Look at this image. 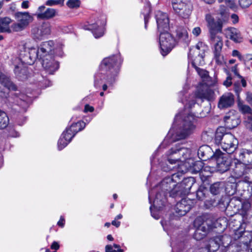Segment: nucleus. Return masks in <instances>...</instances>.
Listing matches in <instances>:
<instances>
[{
  "label": "nucleus",
  "mask_w": 252,
  "mask_h": 252,
  "mask_svg": "<svg viewBox=\"0 0 252 252\" xmlns=\"http://www.w3.org/2000/svg\"><path fill=\"white\" fill-rule=\"evenodd\" d=\"M207 189L203 187H200L196 191V197L199 200H203L207 192Z\"/></svg>",
  "instance_id": "nucleus-43"
},
{
  "label": "nucleus",
  "mask_w": 252,
  "mask_h": 252,
  "mask_svg": "<svg viewBox=\"0 0 252 252\" xmlns=\"http://www.w3.org/2000/svg\"><path fill=\"white\" fill-rule=\"evenodd\" d=\"M45 8V7L43 5L38 7V13L36 14L38 18L49 19L54 17L56 15L57 13L56 9L48 8L44 11Z\"/></svg>",
  "instance_id": "nucleus-28"
},
{
  "label": "nucleus",
  "mask_w": 252,
  "mask_h": 252,
  "mask_svg": "<svg viewBox=\"0 0 252 252\" xmlns=\"http://www.w3.org/2000/svg\"><path fill=\"white\" fill-rule=\"evenodd\" d=\"M232 72L234 73V74L237 76L238 78H242V76L239 73L238 68H237V64L235 65L232 66L231 69Z\"/></svg>",
  "instance_id": "nucleus-55"
},
{
  "label": "nucleus",
  "mask_w": 252,
  "mask_h": 252,
  "mask_svg": "<svg viewBox=\"0 0 252 252\" xmlns=\"http://www.w3.org/2000/svg\"><path fill=\"white\" fill-rule=\"evenodd\" d=\"M86 126V124L84 122H78L73 124L70 127L66 128L65 133L67 134L69 139H72L76 134L82 130Z\"/></svg>",
  "instance_id": "nucleus-26"
},
{
  "label": "nucleus",
  "mask_w": 252,
  "mask_h": 252,
  "mask_svg": "<svg viewBox=\"0 0 252 252\" xmlns=\"http://www.w3.org/2000/svg\"><path fill=\"white\" fill-rule=\"evenodd\" d=\"M239 4L243 8L248 7L252 3V0H239Z\"/></svg>",
  "instance_id": "nucleus-50"
},
{
  "label": "nucleus",
  "mask_w": 252,
  "mask_h": 252,
  "mask_svg": "<svg viewBox=\"0 0 252 252\" xmlns=\"http://www.w3.org/2000/svg\"><path fill=\"white\" fill-rule=\"evenodd\" d=\"M226 238L229 239L226 235H219L211 238L205 248V250L207 251V252H216L219 250L220 245H224L223 241Z\"/></svg>",
  "instance_id": "nucleus-19"
},
{
  "label": "nucleus",
  "mask_w": 252,
  "mask_h": 252,
  "mask_svg": "<svg viewBox=\"0 0 252 252\" xmlns=\"http://www.w3.org/2000/svg\"><path fill=\"white\" fill-rule=\"evenodd\" d=\"M176 41L188 44L189 41L187 30L183 27H179L176 30Z\"/></svg>",
  "instance_id": "nucleus-32"
},
{
  "label": "nucleus",
  "mask_w": 252,
  "mask_h": 252,
  "mask_svg": "<svg viewBox=\"0 0 252 252\" xmlns=\"http://www.w3.org/2000/svg\"><path fill=\"white\" fill-rule=\"evenodd\" d=\"M205 45L201 42H199L195 46L190 48L189 52L188 55L189 58H192L195 54L201 53L205 51Z\"/></svg>",
  "instance_id": "nucleus-37"
},
{
  "label": "nucleus",
  "mask_w": 252,
  "mask_h": 252,
  "mask_svg": "<svg viewBox=\"0 0 252 252\" xmlns=\"http://www.w3.org/2000/svg\"><path fill=\"white\" fill-rule=\"evenodd\" d=\"M71 139L68 138L67 134L63 131L59 139L58 143V149L61 150L65 147L71 141Z\"/></svg>",
  "instance_id": "nucleus-39"
},
{
  "label": "nucleus",
  "mask_w": 252,
  "mask_h": 252,
  "mask_svg": "<svg viewBox=\"0 0 252 252\" xmlns=\"http://www.w3.org/2000/svg\"><path fill=\"white\" fill-rule=\"evenodd\" d=\"M190 154L189 149L184 147L179 143L176 144L167 152L165 157L158 164L164 172L173 171L180 166L179 161L188 158Z\"/></svg>",
  "instance_id": "nucleus-3"
},
{
  "label": "nucleus",
  "mask_w": 252,
  "mask_h": 252,
  "mask_svg": "<svg viewBox=\"0 0 252 252\" xmlns=\"http://www.w3.org/2000/svg\"><path fill=\"white\" fill-rule=\"evenodd\" d=\"M206 235L197 228L194 233L193 237L197 241L202 239Z\"/></svg>",
  "instance_id": "nucleus-48"
},
{
  "label": "nucleus",
  "mask_w": 252,
  "mask_h": 252,
  "mask_svg": "<svg viewBox=\"0 0 252 252\" xmlns=\"http://www.w3.org/2000/svg\"><path fill=\"white\" fill-rule=\"evenodd\" d=\"M237 184L235 183H227L225 187V190L229 195L233 194L236 190Z\"/></svg>",
  "instance_id": "nucleus-42"
},
{
  "label": "nucleus",
  "mask_w": 252,
  "mask_h": 252,
  "mask_svg": "<svg viewBox=\"0 0 252 252\" xmlns=\"http://www.w3.org/2000/svg\"><path fill=\"white\" fill-rule=\"evenodd\" d=\"M42 64L47 73L53 74L59 67V63L53 59V57L41 59Z\"/></svg>",
  "instance_id": "nucleus-24"
},
{
  "label": "nucleus",
  "mask_w": 252,
  "mask_h": 252,
  "mask_svg": "<svg viewBox=\"0 0 252 252\" xmlns=\"http://www.w3.org/2000/svg\"><path fill=\"white\" fill-rule=\"evenodd\" d=\"M14 17L17 22L12 25L13 32H18L24 30L33 20L32 17L28 12H16L14 14Z\"/></svg>",
  "instance_id": "nucleus-7"
},
{
  "label": "nucleus",
  "mask_w": 252,
  "mask_h": 252,
  "mask_svg": "<svg viewBox=\"0 0 252 252\" xmlns=\"http://www.w3.org/2000/svg\"><path fill=\"white\" fill-rule=\"evenodd\" d=\"M45 4L47 6H52L57 5H61V3L58 1L57 0H47Z\"/></svg>",
  "instance_id": "nucleus-52"
},
{
  "label": "nucleus",
  "mask_w": 252,
  "mask_h": 252,
  "mask_svg": "<svg viewBox=\"0 0 252 252\" xmlns=\"http://www.w3.org/2000/svg\"><path fill=\"white\" fill-rule=\"evenodd\" d=\"M231 175L235 178L243 177L249 166L238 159H235L232 163Z\"/></svg>",
  "instance_id": "nucleus-18"
},
{
  "label": "nucleus",
  "mask_w": 252,
  "mask_h": 252,
  "mask_svg": "<svg viewBox=\"0 0 252 252\" xmlns=\"http://www.w3.org/2000/svg\"><path fill=\"white\" fill-rule=\"evenodd\" d=\"M159 44L161 53L163 56L166 55L177 44L176 39L172 35L166 31L160 32Z\"/></svg>",
  "instance_id": "nucleus-6"
},
{
  "label": "nucleus",
  "mask_w": 252,
  "mask_h": 252,
  "mask_svg": "<svg viewBox=\"0 0 252 252\" xmlns=\"http://www.w3.org/2000/svg\"><path fill=\"white\" fill-rule=\"evenodd\" d=\"M192 200L187 199H182L177 203L175 207V211L177 215L183 216L188 212L192 206Z\"/></svg>",
  "instance_id": "nucleus-21"
},
{
  "label": "nucleus",
  "mask_w": 252,
  "mask_h": 252,
  "mask_svg": "<svg viewBox=\"0 0 252 252\" xmlns=\"http://www.w3.org/2000/svg\"><path fill=\"white\" fill-rule=\"evenodd\" d=\"M51 25L48 22H43L39 27H34L32 30V34L34 39L41 40L51 33Z\"/></svg>",
  "instance_id": "nucleus-15"
},
{
  "label": "nucleus",
  "mask_w": 252,
  "mask_h": 252,
  "mask_svg": "<svg viewBox=\"0 0 252 252\" xmlns=\"http://www.w3.org/2000/svg\"><path fill=\"white\" fill-rule=\"evenodd\" d=\"M236 157H238L240 161L243 163L247 164L252 163V151L242 149L237 151L235 153Z\"/></svg>",
  "instance_id": "nucleus-30"
},
{
  "label": "nucleus",
  "mask_w": 252,
  "mask_h": 252,
  "mask_svg": "<svg viewBox=\"0 0 252 252\" xmlns=\"http://www.w3.org/2000/svg\"><path fill=\"white\" fill-rule=\"evenodd\" d=\"M226 74L227 75V77H226L225 80L223 81V85L226 87H229L232 84V78L228 71L226 72Z\"/></svg>",
  "instance_id": "nucleus-49"
},
{
  "label": "nucleus",
  "mask_w": 252,
  "mask_h": 252,
  "mask_svg": "<svg viewBox=\"0 0 252 252\" xmlns=\"http://www.w3.org/2000/svg\"><path fill=\"white\" fill-rule=\"evenodd\" d=\"M195 105L194 99L187 101L184 111L176 115L174 123V125L178 126V130L173 135L174 141L185 139L194 131L196 128L194 124L195 117H198V114L196 112H192L191 109Z\"/></svg>",
  "instance_id": "nucleus-1"
},
{
  "label": "nucleus",
  "mask_w": 252,
  "mask_h": 252,
  "mask_svg": "<svg viewBox=\"0 0 252 252\" xmlns=\"http://www.w3.org/2000/svg\"><path fill=\"white\" fill-rule=\"evenodd\" d=\"M225 126L229 129L236 127L240 123L239 116L235 111H230L224 118Z\"/></svg>",
  "instance_id": "nucleus-23"
},
{
  "label": "nucleus",
  "mask_w": 252,
  "mask_h": 252,
  "mask_svg": "<svg viewBox=\"0 0 252 252\" xmlns=\"http://www.w3.org/2000/svg\"><path fill=\"white\" fill-rule=\"evenodd\" d=\"M226 34L227 37L235 43L242 42L243 37L237 29L233 27L228 28L226 30Z\"/></svg>",
  "instance_id": "nucleus-31"
},
{
  "label": "nucleus",
  "mask_w": 252,
  "mask_h": 252,
  "mask_svg": "<svg viewBox=\"0 0 252 252\" xmlns=\"http://www.w3.org/2000/svg\"><path fill=\"white\" fill-rule=\"evenodd\" d=\"M221 220L218 219L213 223L211 220H207L203 221L202 223L198 226L197 228L206 235L213 227H217L219 224L221 225Z\"/></svg>",
  "instance_id": "nucleus-27"
},
{
  "label": "nucleus",
  "mask_w": 252,
  "mask_h": 252,
  "mask_svg": "<svg viewBox=\"0 0 252 252\" xmlns=\"http://www.w3.org/2000/svg\"><path fill=\"white\" fill-rule=\"evenodd\" d=\"M64 221H65L64 219H63V218L62 216H61L60 218V219L58 221L57 224L59 226H60L62 227H63L64 225Z\"/></svg>",
  "instance_id": "nucleus-61"
},
{
  "label": "nucleus",
  "mask_w": 252,
  "mask_h": 252,
  "mask_svg": "<svg viewBox=\"0 0 252 252\" xmlns=\"http://www.w3.org/2000/svg\"><path fill=\"white\" fill-rule=\"evenodd\" d=\"M54 43L53 40L42 42L39 46L36 53H38V59L41 60L46 58L53 57Z\"/></svg>",
  "instance_id": "nucleus-14"
},
{
  "label": "nucleus",
  "mask_w": 252,
  "mask_h": 252,
  "mask_svg": "<svg viewBox=\"0 0 252 252\" xmlns=\"http://www.w3.org/2000/svg\"><path fill=\"white\" fill-rule=\"evenodd\" d=\"M245 249L248 250V251L250 250L251 252H252V237L251 240L250 241Z\"/></svg>",
  "instance_id": "nucleus-64"
},
{
  "label": "nucleus",
  "mask_w": 252,
  "mask_h": 252,
  "mask_svg": "<svg viewBox=\"0 0 252 252\" xmlns=\"http://www.w3.org/2000/svg\"><path fill=\"white\" fill-rule=\"evenodd\" d=\"M243 178L246 182L252 184V167L249 166Z\"/></svg>",
  "instance_id": "nucleus-44"
},
{
  "label": "nucleus",
  "mask_w": 252,
  "mask_h": 252,
  "mask_svg": "<svg viewBox=\"0 0 252 252\" xmlns=\"http://www.w3.org/2000/svg\"><path fill=\"white\" fill-rule=\"evenodd\" d=\"M12 22L11 18L5 17L0 18V32L11 33L13 32L12 25L9 27V24Z\"/></svg>",
  "instance_id": "nucleus-33"
},
{
  "label": "nucleus",
  "mask_w": 252,
  "mask_h": 252,
  "mask_svg": "<svg viewBox=\"0 0 252 252\" xmlns=\"http://www.w3.org/2000/svg\"><path fill=\"white\" fill-rule=\"evenodd\" d=\"M122 60L119 55H113L104 58L99 65L100 72L94 76V86L97 87L99 80H105L109 84H112Z\"/></svg>",
  "instance_id": "nucleus-2"
},
{
  "label": "nucleus",
  "mask_w": 252,
  "mask_h": 252,
  "mask_svg": "<svg viewBox=\"0 0 252 252\" xmlns=\"http://www.w3.org/2000/svg\"><path fill=\"white\" fill-rule=\"evenodd\" d=\"M234 95L230 92L225 93L220 97L218 106L220 109L228 108L234 105Z\"/></svg>",
  "instance_id": "nucleus-22"
},
{
  "label": "nucleus",
  "mask_w": 252,
  "mask_h": 252,
  "mask_svg": "<svg viewBox=\"0 0 252 252\" xmlns=\"http://www.w3.org/2000/svg\"><path fill=\"white\" fill-rule=\"evenodd\" d=\"M207 166H204L203 163L200 161H197L192 164V166L190 167V170L194 173H199V175L201 180H205L208 177H209V174H204V172L205 171Z\"/></svg>",
  "instance_id": "nucleus-29"
},
{
  "label": "nucleus",
  "mask_w": 252,
  "mask_h": 252,
  "mask_svg": "<svg viewBox=\"0 0 252 252\" xmlns=\"http://www.w3.org/2000/svg\"><path fill=\"white\" fill-rule=\"evenodd\" d=\"M245 123L246 126L248 129L252 130V117L251 115L248 116L245 121Z\"/></svg>",
  "instance_id": "nucleus-51"
},
{
  "label": "nucleus",
  "mask_w": 252,
  "mask_h": 252,
  "mask_svg": "<svg viewBox=\"0 0 252 252\" xmlns=\"http://www.w3.org/2000/svg\"><path fill=\"white\" fill-rule=\"evenodd\" d=\"M105 252H123V250L121 249L117 250H113L112 246L107 245L105 246Z\"/></svg>",
  "instance_id": "nucleus-53"
},
{
  "label": "nucleus",
  "mask_w": 252,
  "mask_h": 252,
  "mask_svg": "<svg viewBox=\"0 0 252 252\" xmlns=\"http://www.w3.org/2000/svg\"><path fill=\"white\" fill-rule=\"evenodd\" d=\"M195 70L197 72L198 74L202 79V81L204 80L205 78H208L209 72L207 71V70L201 69L199 67H196V69H195Z\"/></svg>",
  "instance_id": "nucleus-46"
},
{
  "label": "nucleus",
  "mask_w": 252,
  "mask_h": 252,
  "mask_svg": "<svg viewBox=\"0 0 252 252\" xmlns=\"http://www.w3.org/2000/svg\"><path fill=\"white\" fill-rule=\"evenodd\" d=\"M246 100L250 104L252 105V93H247Z\"/></svg>",
  "instance_id": "nucleus-57"
},
{
  "label": "nucleus",
  "mask_w": 252,
  "mask_h": 252,
  "mask_svg": "<svg viewBox=\"0 0 252 252\" xmlns=\"http://www.w3.org/2000/svg\"><path fill=\"white\" fill-rule=\"evenodd\" d=\"M9 124V118L6 113L0 110V128H5Z\"/></svg>",
  "instance_id": "nucleus-41"
},
{
  "label": "nucleus",
  "mask_w": 252,
  "mask_h": 252,
  "mask_svg": "<svg viewBox=\"0 0 252 252\" xmlns=\"http://www.w3.org/2000/svg\"><path fill=\"white\" fill-rule=\"evenodd\" d=\"M24 51H21L20 55L23 62L28 64H32L38 57V53H36V49L31 47L28 43H26L21 47Z\"/></svg>",
  "instance_id": "nucleus-11"
},
{
  "label": "nucleus",
  "mask_w": 252,
  "mask_h": 252,
  "mask_svg": "<svg viewBox=\"0 0 252 252\" xmlns=\"http://www.w3.org/2000/svg\"><path fill=\"white\" fill-rule=\"evenodd\" d=\"M174 171H177L176 173L173 174L171 176L167 177V178H169L171 180V182L173 184H177L180 183V180L183 177V173L186 172L187 170H183L182 167L178 166L176 169L174 170Z\"/></svg>",
  "instance_id": "nucleus-35"
},
{
  "label": "nucleus",
  "mask_w": 252,
  "mask_h": 252,
  "mask_svg": "<svg viewBox=\"0 0 252 252\" xmlns=\"http://www.w3.org/2000/svg\"><path fill=\"white\" fill-rule=\"evenodd\" d=\"M217 164V168L220 173L227 171L231 164V159L229 156L221 152L220 150L216 151L215 158Z\"/></svg>",
  "instance_id": "nucleus-10"
},
{
  "label": "nucleus",
  "mask_w": 252,
  "mask_h": 252,
  "mask_svg": "<svg viewBox=\"0 0 252 252\" xmlns=\"http://www.w3.org/2000/svg\"><path fill=\"white\" fill-rule=\"evenodd\" d=\"M205 20L207 23L210 36L218 35V33L222 32L223 22L221 19H218L215 21L214 17L210 14H207Z\"/></svg>",
  "instance_id": "nucleus-13"
},
{
  "label": "nucleus",
  "mask_w": 252,
  "mask_h": 252,
  "mask_svg": "<svg viewBox=\"0 0 252 252\" xmlns=\"http://www.w3.org/2000/svg\"><path fill=\"white\" fill-rule=\"evenodd\" d=\"M201 32V30L200 27H196L194 28L192 31V33L196 37L199 36Z\"/></svg>",
  "instance_id": "nucleus-54"
},
{
  "label": "nucleus",
  "mask_w": 252,
  "mask_h": 252,
  "mask_svg": "<svg viewBox=\"0 0 252 252\" xmlns=\"http://www.w3.org/2000/svg\"><path fill=\"white\" fill-rule=\"evenodd\" d=\"M197 154L200 159L207 160L210 158L214 159L216 152L214 153L210 147L203 145L198 149Z\"/></svg>",
  "instance_id": "nucleus-25"
},
{
  "label": "nucleus",
  "mask_w": 252,
  "mask_h": 252,
  "mask_svg": "<svg viewBox=\"0 0 252 252\" xmlns=\"http://www.w3.org/2000/svg\"><path fill=\"white\" fill-rule=\"evenodd\" d=\"M66 5L70 8H76L80 6V1L79 0H68Z\"/></svg>",
  "instance_id": "nucleus-47"
},
{
  "label": "nucleus",
  "mask_w": 252,
  "mask_h": 252,
  "mask_svg": "<svg viewBox=\"0 0 252 252\" xmlns=\"http://www.w3.org/2000/svg\"><path fill=\"white\" fill-rule=\"evenodd\" d=\"M156 18L158 31H166L169 28V20L166 13L158 11L156 13Z\"/></svg>",
  "instance_id": "nucleus-20"
},
{
  "label": "nucleus",
  "mask_w": 252,
  "mask_h": 252,
  "mask_svg": "<svg viewBox=\"0 0 252 252\" xmlns=\"http://www.w3.org/2000/svg\"><path fill=\"white\" fill-rule=\"evenodd\" d=\"M224 127H220L216 130L215 140L216 144H220L222 149L228 154L233 153L237 147L238 140L230 133L226 132Z\"/></svg>",
  "instance_id": "nucleus-5"
},
{
  "label": "nucleus",
  "mask_w": 252,
  "mask_h": 252,
  "mask_svg": "<svg viewBox=\"0 0 252 252\" xmlns=\"http://www.w3.org/2000/svg\"><path fill=\"white\" fill-rule=\"evenodd\" d=\"M210 37L215 62L218 65H221L223 61V56L221 54L223 46L222 38L219 35L212 36Z\"/></svg>",
  "instance_id": "nucleus-9"
},
{
  "label": "nucleus",
  "mask_w": 252,
  "mask_h": 252,
  "mask_svg": "<svg viewBox=\"0 0 252 252\" xmlns=\"http://www.w3.org/2000/svg\"><path fill=\"white\" fill-rule=\"evenodd\" d=\"M150 209L152 216L153 218H154L155 219H156V220L158 219L159 218V214H157L155 212V210L153 209V207L152 206L150 207Z\"/></svg>",
  "instance_id": "nucleus-56"
},
{
  "label": "nucleus",
  "mask_w": 252,
  "mask_h": 252,
  "mask_svg": "<svg viewBox=\"0 0 252 252\" xmlns=\"http://www.w3.org/2000/svg\"><path fill=\"white\" fill-rule=\"evenodd\" d=\"M231 19H232V22L233 24H236L238 22L239 18H238V16L236 14H233L231 16Z\"/></svg>",
  "instance_id": "nucleus-59"
},
{
  "label": "nucleus",
  "mask_w": 252,
  "mask_h": 252,
  "mask_svg": "<svg viewBox=\"0 0 252 252\" xmlns=\"http://www.w3.org/2000/svg\"><path fill=\"white\" fill-rule=\"evenodd\" d=\"M0 84L2 85L4 87L7 88L9 90H15L16 89L15 85L6 77L5 75L2 74L0 72Z\"/></svg>",
  "instance_id": "nucleus-38"
},
{
  "label": "nucleus",
  "mask_w": 252,
  "mask_h": 252,
  "mask_svg": "<svg viewBox=\"0 0 252 252\" xmlns=\"http://www.w3.org/2000/svg\"><path fill=\"white\" fill-rule=\"evenodd\" d=\"M194 179L192 177H189L184 179L180 183L176 185L177 189L173 194H178V196H181L188 194L193 185L194 184Z\"/></svg>",
  "instance_id": "nucleus-16"
},
{
  "label": "nucleus",
  "mask_w": 252,
  "mask_h": 252,
  "mask_svg": "<svg viewBox=\"0 0 252 252\" xmlns=\"http://www.w3.org/2000/svg\"><path fill=\"white\" fill-rule=\"evenodd\" d=\"M172 6L175 12L180 16L186 18L191 11V6L189 3H186L181 0H172Z\"/></svg>",
  "instance_id": "nucleus-12"
},
{
  "label": "nucleus",
  "mask_w": 252,
  "mask_h": 252,
  "mask_svg": "<svg viewBox=\"0 0 252 252\" xmlns=\"http://www.w3.org/2000/svg\"><path fill=\"white\" fill-rule=\"evenodd\" d=\"M171 181L169 178H165L152 190L151 193L155 191L157 192L153 203L155 210L158 211L162 209L163 207L165 206L168 195L172 197L178 196V194H173L178 189L176 188L177 184L171 183ZM149 198L150 201L151 193L149 192Z\"/></svg>",
  "instance_id": "nucleus-4"
},
{
  "label": "nucleus",
  "mask_w": 252,
  "mask_h": 252,
  "mask_svg": "<svg viewBox=\"0 0 252 252\" xmlns=\"http://www.w3.org/2000/svg\"><path fill=\"white\" fill-rule=\"evenodd\" d=\"M223 187V184L220 182H216L212 184L210 188L211 193L214 195H217L220 193Z\"/></svg>",
  "instance_id": "nucleus-40"
},
{
  "label": "nucleus",
  "mask_w": 252,
  "mask_h": 252,
  "mask_svg": "<svg viewBox=\"0 0 252 252\" xmlns=\"http://www.w3.org/2000/svg\"><path fill=\"white\" fill-rule=\"evenodd\" d=\"M252 60V54H246L245 55L244 62H249Z\"/></svg>",
  "instance_id": "nucleus-63"
},
{
  "label": "nucleus",
  "mask_w": 252,
  "mask_h": 252,
  "mask_svg": "<svg viewBox=\"0 0 252 252\" xmlns=\"http://www.w3.org/2000/svg\"><path fill=\"white\" fill-rule=\"evenodd\" d=\"M94 111V108L93 106H91L89 105V104L85 105V109H84V111L85 112H92Z\"/></svg>",
  "instance_id": "nucleus-58"
},
{
  "label": "nucleus",
  "mask_w": 252,
  "mask_h": 252,
  "mask_svg": "<svg viewBox=\"0 0 252 252\" xmlns=\"http://www.w3.org/2000/svg\"><path fill=\"white\" fill-rule=\"evenodd\" d=\"M208 78H205L203 81L205 84V86L203 87V89H198L195 93V98L204 100H210L212 98L213 92L208 88V86H214L217 82V78L215 77L212 79L209 75Z\"/></svg>",
  "instance_id": "nucleus-8"
},
{
  "label": "nucleus",
  "mask_w": 252,
  "mask_h": 252,
  "mask_svg": "<svg viewBox=\"0 0 252 252\" xmlns=\"http://www.w3.org/2000/svg\"><path fill=\"white\" fill-rule=\"evenodd\" d=\"M60 246L57 242H54L51 246V248L52 250H58L59 249Z\"/></svg>",
  "instance_id": "nucleus-60"
},
{
  "label": "nucleus",
  "mask_w": 252,
  "mask_h": 252,
  "mask_svg": "<svg viewBox=\"0 0 252 252\" xmlns=\"http://www.w3.org/2000/svg\"><path fill=\"white\" fill-rule=\"evenodd\" d=\"M99 22L96 23L90 24L87 28H84L85 30L92 31L95 38H99L101 37L103 34V29L101 27L98 26Z\"/></svg>",
  "instance_id": "nucleus-34"
},
{
  "label": "nucleus",
  "mask_w": 252,
  "mask_h": 252,
  "mask_svg": "<svg viewBox=\"0 0 252 252\" xmlns=\"http://www.w3.org/2000/svg\"><path fill=\"white\" fill-rule=\"evenodd\" d=\"M234 237L239 240L240 247L245 249L252 239V234L251 232L243 231L242 228H238L235 229Z\"/></svg>",
  "instance_id": "nucleus-17"
},
{
  "label": "nucleus",
  "mask_w": 252,
  "mask_h": 252,
  "mask_svg": "<svg viewBox=\"0 0 252 252\" xmlns=\"http://www.w3.org/2000/svg\"><path fill=\"white\" fill-rule=\"evenodd\" d=\"M21 6L23 8H24V9L28 8L29 7V1L25 0V1H23V2L22 3Z\"/></svg>",
  "instance_id": "nucleus-62"
},
{
  "label": "nucleus",
  "mask_w": 252,
  "mask_h": 252,
  "mask_svg": "<svg viewBox=\"0 0 252 252\" xmlns=\"http://www.w3.org/2000/svg\"><path fill=\"white\" fill-rule=\"evenodd\" d=\"M238 107L243 113L248 114V115L251 114L252 110L248 105L239 103Z\"/></svg>",
  "instance_id": "nucleus-45"
},
{
  "label": "nucleus",
  "mask_w": 252,
  "mask_h": 252,
  "mask_svg": "<svg viewBox=\"0 0 252 252\" xmlns=\"http://www.w3.org/2000/svg\"><path fill=\"white\" fill-rule=\"evenodd\" d=\"M204 56L205 52L202 51L201 53L195 54L192 58H189L191 59V64L195 69H196V67H198L197 65H201L204 63Z\"/></svg>",
  "instance_id": "nucleus-36"
}]
</instances>
